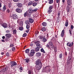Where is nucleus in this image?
I'll use <instances>...</instances> for the list:
<instances>
[{
    "instance_id": "f257e3e1",
    "label": "nucleus",
    "mask_w": 74,
    "mask_h": 74,
    "mask_svg": "<svg viewBox=\"0 0 74 74\" xmlns=\"http://www.w3.org/2000/svg\"><path fill=\"white\" fill-rule=\"evenodd\" d=\"M46 47L51 50H53L54 49V46L53 45V43L51 42H49L48 44L46 45Z\"/></svg>"
},
{
    "instance_id": "f03ea898",
    "label": "nucleus",
    "mask_w": 74,
    "mask_h": 74,
    "mask_svg": "<svg viewBox=\"0 0 74 74\" xmlns=\"http://www.w3.org/2000/svg\"><path fill=\"white\" fill-rule=\"evenodd\" d=\"M38 9L37 8H36L35 9H33L32 8H30L28 10L29 13L32 14V13L34 12H36Z\"/></svg>"
},
{
    "instance_id": "7ed1b4c3",
    "label": "nucleus",
    "mask_w": 74,
    "mask_h": 74,
    "mask_svg": "<svg viewBox=\"0 0 74 74\" xmlns=\"http://www.w3.org/2000/svg\"><path fill=\"white\" fill-rule=\"evenodd\" d=\"M53 6H51L49 7L47 11V12L48 14H50L52 12V9H53Z\"/></svg>"
},
{
    "instance_id": "20e7f679",
    "label": "nucleus",
    "mask_w": 74,
    "mask_h": 74,
    "mask_svg": "<svg viewBox=\"0 0 74 74\" xmlns=\"http://www.w3.org/2000/svg\"><path fill=\"white\" fill-rule=\"evenodd\" d=\"M35 64L36 65H42V63L40 59H38L36 60Z\"/></svg>"
},
{
    "instance_id": "39448f33",
    "label": "nucleus",
    "mask_w": 74,
    "mask_h": 74,
    "mask_svg": "<svg viewBox=\"0 0 74 74\" xmlns=\"http://www.w3.org/2000/svg\"><path fill=\"white\" fill-rule=\"evenodd\" d=\"M10 65H11V67H13L14 66H16L17 65V64L15 62L13 61H11L10 62Z\"/></svg>"
},
{
    "instance_id": "423d86ee",
    "label": "nucleus",
    "mask_w": 74,
    "mask_h": 74,
    "mask_svg": "<svg viewBox=\"0 0 74 74\" xmlns=\"http://www.w3.org/2000/svg\"><path fill=\"white\" fill-rule=\"evenodd\" d=\"M12 17L14 19H18V16L16 14H13L12 16Z\"/></svg>"
},
{
    "instance_id": "0eeeda50",
    "label": "nucleus",
    "mask_w": 74,
    "mask_h": 74,
    "mask_svg": "<svg viewBox=\"0 0 74 74\" xmlns=\"http://www.w3.org/2000/svg\"><path fill=\"white\" fill-rule=\"evenodd\" d=\"M31 13H29V12H26L24 14V16L25 17L27 16H30V15H31Z\"/></svg>"
},
{
    "instance_id": "6e6552de",
    "label": "nucleus",
    "mask_w": 74,
    "mask_h": 74,
    "mask_svg": "<svg viewBox=\"0 0 74 74\" xmlns=\"http://www.w3.org/2000/svg\"><path fill=\"white\" fill-rule=\"evenodd\" d=\"M5 36H6V39H8L11 36V34H5Z\"/></svg>"
},
{
    "instance_id": "1a4fd4ad",
    "label": "nucleus",
    "mask_w": 74,
    "mask_h": 74,
    "mask_svg": "<svg viewBox=\"0 0 74 74\" xmlns=\"http://www.w3.org/2000/svg\"><path fill=\"white\" fill-rule=\"evenodd\" d=\"M42 67V65H38L37 66H36V69L38 70H40L41 68Z\"/></svg>"
},
{
    "instance_id": "9d476101",
    "label": "nucleus",
    "mask_w": 74,
    "mask_h": 74,
    "mask_svg": "<svg viewBox=\"0 0 74 74\" xmlns=\"http://www.w3.org/2000/svg\"><path fill=\"white\" fill-rule=\"evenodd\" d=\"M73 45V42L70 43H68L67 44V45L69 47H71Z\"/></svg>"
},
{
    "instance_id": "9b49d317",
    "label": "nucleus",
    "mask_w": 74,
    "mask_h": 74,
    "mask_svg": "<svg viewBox=\"0 0 74 74\" xmlns=\"http://www.w3.org/2000/svg\"><path fill=\"white\" fill-rule=\"evenodd\" d=\"M16 11L18 13H21L22 12V11L21 9L19 8L16 9Z\"/></svg>"
},
{
    "instance_id": "f8f14e48",
    "label": "nucleus",
    "mask_w": 74,
    "mask_h": 74,
    "mask_svg": "<svg viewBox=\"0 0 74 74\" xmlns=\"http://www.w3.org/2000/svg\"><path fill=\"white\" fill-rule=\"evenodd\" d=\"M36 56L37 57H40V56H41V53L40 52H38L36 53Z\"/></svg>"
},
{
    "instance_id": "ddd939ff",
    "label": "nucleus",
    "mask_w": 74,
    "mask_h": 74,
    "mask_svg": "<svg viewBox=\"0 0 74 74\" xmlns=\"http://www.w3.org/2000/svg\"><path fill=\"white\" fill-rule=\"evenodd\" d=\"M2 25L4 28H6V27H7V24L5 23H3V24H2Z\"/></svg>"
},
{
    "instance_id": "4468645a",
    "label": "nucleus",
    "mask_w": 74,
    "mask_h": 74,
    "mask_svg": "<svg viewBox=\"0 0 74 74\" xmlns=\"http://www.w3.org/2000/svg\"><path fill=\"white\" fill-rule=\"evenodd\" d=\"M17 6L18 7H20V8H21L22 6V4L21 3H18L17 4Z\"/></svg>"
},
{
    "instance_id": "2eb2a0df",
    "label": "nucleus",
    "mask_w": 74,
    "mask_h": 74,
    "mask_svg": "<svg viewBox=\"0 0 74 74\" xmlns=\"http://www.w3.org/2000/svg\"><path fill=\"white\" fill-rule=\"evenodd\" d=\"M64 30L63 29L62 32V33L61 34V36L62 37H63L64 36Z\"/></svg>"
},
{
    "instance_id": "dca6fc26",
    "label": "nucleus",
    "mask_w": 74,
    "mask_h": 74,
    "mask_svg": "<svg viewBox=\"0 0 74 74\" xmlns=\"http://www.w3.org/2000/svg\"><path fill=\"white\" fill-rule=\"evenodd\" d=\"M29 23H32L34 22V20L33 19L29 18Z\"/></svg>"
},
{
    "instance_id": "f3484780",
    "label": "nucleus",
    "mask_w": 74,
    "mask_h": 74,
    "mask_svg": "<svg viewBox=\"0 0 74 74\" xmlns=\"http://www.w3.org/2000/svg\"><path fill=\"white\" fill-rule=\"evenodd\" d=\"M68 25H69V23H68V20H66L65 24V25L66 27H67L68 26Z\"/></svg>"
},
{
    "instance_id": "a211bd4d",
    "label": "nucleus",
    "mask_w": 74,
    "mask_h": 74,
    "mask_svg": "<svg viewBox=\"0 0 74 74\" xmlns=\"http://www.w3.org/2000/svg\"><path fill=\"white\" fill-rule=\"evenodd\" d=\"M36 45L37 47H38V48H41V45H40L39 43H37Z\"/></svg>"
},
{
    "instance_id": "6ab92c4d",
    "label": "nucleus",
    "mask_w": 74,
    "mask_h": 74,
    "mask_svg": "<svg viewBox=\"0 0 74 74\" xmlns=\"http://www.w3.org/2000/svg\"><path fill=\"white\" fill-rule=\"evenodd\" d=\"M42 25H43V26H46L47 25V23L45 22H43L42 23Z\"/></svg>"
},
{
    "instance_id": "aec40b11",
    "label": "nucleus",
    "mask_w": 74,
    "mask_h": 74,
    "mask_svg": "<svg viewBox=\"0 0 74 74\" xmlns=\"http://www.w3.org/2000/svg\"><path fill=\"white\" fill-rule=\"evenodd\" d=\"M37 5V3H36V2H35V3H32V5H33V6H34V7H36V5Z\"/></svg>"
},
{
    "instance_id": "412c9836",
    "label": "nucleus",
    "mask_w": 74,
    "mask_h": 74,
    "mask_svg": "<svg viewBox=\"0 0 74 74\" xmlns=\"http://www.w3.org/2000/svg\"><path fill=\"white\" fill-rule=\"evenodd\" d=\"M40 50V48L39 47H37L36 48L35 51L36 52H38Z\"/></svg>"
},
{
    "instance_id": "4be33fe9",
    "label": "nucleus",
    "mask_w": 74,
    "mask_h": 74,
    "mask_svg": "<svg viewBox=\"0 0 74 74\" xmlns=\"http://www.w3.org/2000/svg\"><path fill=\"white\" fill-rule=\"evenodd\" d=\"M24 61H25V63H29V60L28 59H25L24 60Z\"/></svg>"
},
{
    "instance_id": "5701e85b",
    "label": "nucleus",
    "mask_w": 74,
    "mask_h": 74,
    "mask_svg": "<svg viewBox=\"0 0 74 74\" xmlns=\"http://www.w3.org/2000/svg\"><path fill=\"white\" fill-rule=\"evenodd\" d=\"M33 1H30L28 3V5H32L33 4Z\"/></svg>"
},
{
    "instance_id": "b1692460",
    "label": "nucleus",
    "mask_w": 74,
    "mask_h": 74,
    "mask_svg": "<svg viewBox=\"0 0 74 74\" xmlns=\"http://www.w3.org/2000/svg\"><path fill=\"white\" fill-rule=\"evenodd\" d=\"M42 30L43 32H45V31L46 30V28L45 27H43L42 28Z\"/></svg>"
},
{
    "instance_id": "393cba45",
    "label": "nucleus",
    "mask_w": 74,
    "mask_h": 74,
    "mask_svg": "<svg viewBox=\"0 0 74 74\" xmlns=\"http://www.w3.org/2000/svg\"><path fill=\"white\" fill-rule=\"evenodd\" d=\"M67 3L69 5H70L71 4V1H67Z\"/></svg>"
},
{
    "instance_id": "a878e982",
    "label": "nucleus",
    "mask_w": 74,
    "mask_h": 74,
    "mask_svg": "<svg viewBox=\"0 0 74 74\" xmlns=\"http://www.w3.org/2000/svg\"><path fill=\"white\" fill-rule=\"evenodd\" d=\"M53 3V0H49V4H52Z\"/></svg>"
},
{
    "instance_id": "bb28decb",
    "label": "nucleus",
    "mask_w": 74,
    "mask_h": 74,
    "mask_svg": "<svg viewBox=\"0 0 74 74\" xmlns=\"http://www.w3.org/2000/svg\"><path fill=\"white\" fill-rule=\"evenodd\" d=\"M34 55V54L30 52V55H29V56H30V57H31V56H33Z\"/></svg>"
},
{
    "instance_id": "cd10ccee",
    "label": "nucleus",
    "mask_w": 74,
    "mask_h": 74,
    "mask_svg": "<svg viewBox=\"0 0 74 74\" xmlns=\"http://www.w3.org/2000/svg\"><path fill=\"white\" fill-rule=\"evenodd\" d=\"M45 36H40L39 38L40 39H42L43 38H45Z\"/></svg>"
},
{
    "instance_id": "c85d7f7f",
    "label": "nucleus",
    "mask_w": 74,
    "mask_h": 74,
    "mask_svg": "<svg viewBox=\"0 0 74 74\" xmlns=\"http://www.w3.org/2000/svg\"><path fill=\"white\" fill-rule=\"evenodd\" d=\"M17 32V31H16V29H14L13 31V34H16V32Z\"/></svg>"
},
{
    "instance_id": "c756f323",
    "label": "nucleus",
    "mask_w": 74,
    "mask_h": 74,
    "mask_svg": "<svg viewBox=\"0 0 74 74\" xmlns=\"http://www.w3.org/2000/svg\"><path fill=\"white\" fill-rule=\"evenodd\" d=\"M29 51H30V50L29 49H27L25 51L26 53H29Z\"/></svg>"
},
{
    "instance_id": "7c9ffc66",
    "label": "nucleus",
    "mask_w": 74,
    "mask_h": 74,
    "mask_svg": "<svg viewBox=\"0 0 74 74\" xmlns=\"http://www.w3.org/2000/svg\"><path fill=\"white\" fill-rule=\"evenodd\" d=\"M42 41L45 42L47 41V39L45 38H43L42 39Z\"/></svg>"
},
{
    "instance_id": "2f4dec72",
    "label": "nucleus",
    "mask_w": 74,
    "mask_h": 74,
    "mask_svg": "<svg viewBox=\"0 0 74 74\" xmlns=\"http://www.w3.org/2000/svg\"><path fill=\"white\" fill-rule=\"evenodd\" d=\"M40 51L42 52H43L44 53H45V51L44 50V49H40Z\"/></svg>"
},
{
    "instance_id": "473e14b6",
    "label": "nucleus",
    "mask_w": 74,
    "mask_h": 74,
    "mask_svg": "<svg viewBox=\"0 0 74 74\" xmlns=\"http://www.w3.org/2000/svg\"><path fill=\"white\" fill-rule=\"evenodd\" d=\"M31 53H34H34H35V52H34V50H31Z\"/></svg>"
},
{
    "instance_id": "72a5a7b5",
    "label": "nucleus",
    "mask_w": 74,
    "mask_h": 74,
    "mask_svg": "<svg viewBox=\"0 0 74 74\" xmlns=\"http://www.w3.org/2000/svg\"><path fill=\"white\" fill-rule=\"evenodd\" d=\"M62 53H60V54L59 55V58H60V59H61V58H62Z\"/></svg>"
},
{
    "instance_id": "f704fd0d",
    "label": "nucleus",
    "mask_w": 74,
    "mask_h": 74,
    "mask_svg": "<svg viewBox=\"0 0 74 74\" xmlns=\"http://www.w3.org/2000/svg\"><path fill=\"white\" fill-rule=\"evenodd\" d=\"M3 10V11H5L6 10V7H5V5H4Z\"/></svg>"
},
{
    "instance_id": "c9c22d12",
    "label": "nucleus",
    "mask_w": 74,
    "mask_h": 74,
    "mask_svg": "<svg viewBox=\"0 0 74 74\" xmlns=\"http://www.w3.org/2000/svg\"><path fill=\"white\" fill-rule=\"evenodd\" d=\"M19 29L20 30H23V27H19Z\"/></svg>"
},
{
    "instance_id": "e433bc0d",
    "label": "nucleus",
    "mask_w": 74,
    "mask_h": 74,
    "mask_svg": "<svg viewBox=\"0 0 74 74\" xmlns=\"http://www.w3.org/2000/svg\"><path fill=\"white\" fill-rule=\"evenodd\" d=\"M28 74H32V73H33V71H29L28 72Z\"/></svg>"
},
{
    "instance_id": "4c0bfd02",
    "label": "nucleus",
    "mask_w": 74,
    "mask_h": 74,
    "mask_svg": "<svg viewBox=\"0 0 74 74\" xmlns=\"http://www.w3.org/2000/svg\"><path fill=\"white\" fill-rule=\"evenodd\" d=\"M25 24L28 25L29 23V21H28L27 20V21H25Z\"/></svg>"
},
{
    "instance_id": "58836bf2",
    "label": "nucleus",
    "mask_w": 74,
    "mask_h": 74,
    "mask_svg": "<svg viewBox=\"0 0 74 74\" xmlns=\"http://www.w3.org/2000/svg\"><path fill=\"white\" fill-rule=\"evenodd\" d=\"M66 10L67 11V12H69L70 11V8L69 7L67 8H66Z\"/></svg>"
},
{
    "instance_id": "ea45409f",
    "label": "nucleus",
    "mask_w": 74,
    "mask_h": 74,
    "mask_svg": "<svg viewBox=\"0 0 74 74\" xmlns=\"http://www.w3.org/2000/svg\"><path fill=\"white\" fill-rule=\"evenodd\" d=\"M27 36V34L26 33H25L23 34V37H26Z\"/></svg>"
},
{
    "instance_id": "a19ab883",
    "label": "nucleus",
    "mask_w": 74,
    "mask_h": 74,
    "mask_svg": "<svg viewBox=\"0 0 74 74\" xmlns=\"http://www.w3.org/2000/svg\"><path fill=\"white\" fill-rule=\"evenodd\" d=\"M26 27L27 29H29V28H30V26L28 25H27Z\"/></svg>"
},
{
    "instance_id": "79ce46f5",
    "label": "nucleus",
    "mask_w": 74,
    "mask_h": 74,
    "mask_svg": "<svg viewBox=\"0 0 74 74\" xmlns=\"http://www.w3.org/2000/svg\"><path fill=\"white\" fill-rule=\"evenodd\" d=\"M54 51L55 52H57V48L56 47H55L54 48Z\"/></svg>"
},
{
    "instance_id": "37998d69",
    "label": "nucleus",
    "mask_w": 74,
    "mask_h": 74,
    "mask_svg": "<svg viewBox=\"0 0 74 74\" xmlns=\"http://www.w3.org/2000/svg\"><path fill=\"white\" fill-rule=\"evenodd\" d=\"M60 0H56V3H60Z\"/></svg>"
},
{
    "instance_id": "c03bdc74",
    "label": "nucleus",
    "mask_w": 74,
    "mask_h": 74,
    "mask_svg": "<svg viewBox=\"0 0 74 74\" xmlns=\"http://www.w3.org/2000/svg\"><path fill=\"white\" fill-rule=\"evenodd\" d=\"M9 69V68H8L7 67H6L5 68L4 70L5 71H7V70H8V69Z\"/></svg>"
},
{
    "instance_id": "a18cd8bd",
    "label": "nucleus",
    "mask_w": 74,
    "mask_h": 74,
    "mask_svg": "<svg viewBox=\"0 0 74 74\" xmlns=\"http://www.w3.org/2000/svg\"><path fill=\"white\" fill-rule=\"evenodd\" d=\"M69 33L70 34H71H71H72V33H71L72 32V29H70L69 30Z\"/></svg>"
},
{
    "instance_id": "49530a36",
    "label": "nucleus",
    "mask_w": 74,
    "mask_h": 74,
    "mask_svg": "<svg viewBox=\"0 0 74 74\" xmlns=\"http://www.w3.org/2000/svg\"><path fill=\"white\" fill-rule=\"evenodd\" d=\"M19 25L20 26H23V23H22V22H21V23H20Z\"/></svg>"
},
{
    "instance_id": "de8ad7c7",
    "label": "nucleus",
    "mask_w": 74,
    "mask_h": 74,
    "mask_svg": "<svg viewBox=\"0 0 74 74\" xmlns=\"http://www.w3.org/2000/svg\"><path fill=\"white\" fill-rule=\"evenodd\" d=\"M13 1L14 2H18L19 1V0H13Z\"/></svg>"
},
{
    "instance_id": "09e8293b",
    "label": "nucleus",
    "mask_w": 74,
    "mask_h": 74,
    "mask_svg": "<svg viewBox=\"0 0 74 74\" xmlns=\"http://www.w3.org/2000/svg\"><path fill=\"white\" fill-rule=\"evenodd\" d=\"M9 55H10L9 54V53H8V52H7L6 53V56H9Z\"/></svg>"
},
{
    "instance_id": "8fccbe9b",
    "label": "nucleus",
    "mask_w": 74,
    "mask_h": 74,
    "mask_svg": "<svg viewBox=\"0 0 74 74\" xmlns=\"http://www.w3.org/2000/svg\"><path fill=\"white\" fill-rule=\"evenodd\" d=\"M71 29H73V28H74V26H73V25H71Z\"/></svg>"
},
{
    "instance_id": "3c124183",
    "label": "nucleus",
    "mask_w": 74,
    "mask_h": 74,
    "mask_svg": "<svg viewBox=\"0 0 74 74\" xmlns=\"http://www.w3.org/2000/svg\"><path fill=\"white\" fill-rule=\"evenodd\" d=\"M15 49V48L14 47H13L12 48V51H14Z\"/></svg>"
},
{
    "instance_id": "603ef678",
    "label": "nucleus",
    "mask_w": 74,
    "mask_h": 74,
    "mask_svg": "<svg viewBox=\"0 0 74 74\" xmlns=\"http://www.w3.org/2000/svg\"><path fill=\"white\" fill-rule=\"evenodd\" d=\"M13 46H14V45H13V44H11L10 46V47L11 48V47H13Z\"/></svg>"
},
{
    "instance_id": "864d4df0",
    "label": "nucleus",
    "mask_w": 74,
    "mask_h": 74,
    "mask_svg": "<svg viewBox=\"0 0 74 74\" xmlns=\"http://www.w3.org/2000/svg\"><path fill=\"white\" fill-rule=\"evenodd\" d=\"M6 33H10V31L7 30V31H6Z\"/></svg>"
},
{
    "instance_id": "5fc2aeb1",
    "label": "nucleus",
    "mask_w": 74,
    "mask_h": 74,
    "mask_svg": "<svg viewBox=\"0 0 74 74\" xmlns=\"http://www.w3.org/2000/svg\"><path fill=\"white\" fill-rule=\"evenodd\" d=\"M8 6L10 8L11 7V4L10 3L9 4Z\"/></svg>"
},
{
    "instance_id": "6e6d98bb",
    "label": "nucleus",
    "mask_w": 74,
    "mask_h": 74,
    "mask_svg": "<svg viewBox=\"0 0 74 74\" xmlns=\"http://www.w3.org/2000/svg\"><path fill=\"white\" fill-rule=\"evenodd\" d=\"M1 1H0V8L1 7Z\"/></svg>"
},
{
    "instance_id": "4d7b16f0",
    "label": "nucleus",
    "mask_w": 74,
    "mask_h": 74,
    "mask_svg": "<svg viewBox=\"0 0 74 74\" xmlns=\"http://www.w3.org/2000/svg\"><path fill=\"white\" fill-rule=\"evenodd\" d=\"M7 12L8 13H9V12H10V10H9V9L7 10Z\"/></svg>"
},
{
    "instance_id": "13d9d810",
    "label": "nucleus",
    "mask_w": 74,
    "mask_h": 74,
    "mask_svg": "<svg viewBox=\"0 0 74 74\" xmlns=\"http://www.w3.org/2000/svg\"><path fill=\"white\" fill-rule=\"evenodd\" d=\"M1 41H2V42H5V40H4L3 39L1 40Z\"/></svg>"
},
{
    "instance_id": "bf43d9fd",
    "label": "nucleus",
    "mask_w": 74,
    "mask_h": 74,
    "mask_svg": "<svg viewBox=\"0 0 74 74\" xmlns=\"http://www.w3.org/2000/svg\"><path fill=\"white\" fill-rule=\"evenodd\" d=\"M51 40H55V38H52Z\"/></svg>"
},
{
    "instance_id": "052dcab7",
    "label": "nucleus",
    "mask_w": 74,
    "mask_h": 74,
    "mask_svg": "<svg viewBox=\"0 0 74 74\" xmlns=\"http://www.w3.org/2000/svg\"><path fill=\"white\" fill-rule=\"evenodd\" d=\"M20 70H22V67H20Z\"/></svg>"
},
{
    "instance_id": "680f3d73",
    "label": "nucleus",
    "mask_w": 74,
    "mask_h": 74,
    "mask_svg": "<svg viewBox=\"0 0 74 74\" xmlns=\"http://www.w3.org/2000/svg\"><path fill=\"white\" fill-rule=\"evenodd\" d=\"M29 32V29H28L27 31H26V32H27V33H28Z\"/></svg>"
},
{
    "instance_id": "e2e57ef3",
    "label": "nucleus",
    "mask_w": 74,
    "mask_h": 74,
    "mask_svg": "<svg viewBox=\"0 0 74 74\" xmlns=\"http://www.w3.org/2000/svg\"><path fill=\"white\" fill-rule=\"evenodd\" d=\"M3 39H4L5 38V36H3L2 37Z\"/></svg>"
},
{
    "instance_id": "0e129e2a",
    "label": "nucleus",
    "mask_w": 74,
    "mask_h": 74,
    "mask_svg": "<svg viewBox=\"0 0 74 74\" xmlns=\"http://www.w3.org/2000/svg\"><path fill=\"white\" fill-rule=\"evenodd\" d=\"M62 3H64L65 0H62Z\"/></svg>"
},
{
    "instance_id": "69168bd1",
    "label": "nucleus",
    "mask_w": 74,
    "mask_h": 74,
    "mask_svg": "<svg viewBox=\"0 0 74 74\" xmlns=\"http://www.w3.org/2000/svg\"><path fill=\"white\" fill-rule=\"evenodd\" d=\"M17 22L18 23H19V20H18L17 21Z\"/></svg>"
},
{
    "instance_id": "338daca9",
    "label": "nucleus",
    "mask_w": 74,
    "mask_h": 74,
    "mask_svg": "<svg viewBox=\"0 0 74 74\" xmlns=\"http://www.w3.org/2000/svg\"><path fill=\"white\" fill-rule=\"evenodd\" d=\"M1 55H4V52H3L1 53Z\"/></svg>"
},
{
    "instance_id": "774afa93",
    "label": "nucleus",
    "mask_w": 74,
    "mask_h": 74,
    "mask_svg": "<svg viewBox=\"0 0 74 74\" xmlns=\"http://www.w3.org/2000/svg\"><path fill=\"white\" fill-rule=\"evenodd\" d=\"M58 16H60V13H58Z\"/></svg>"
}]
</instances>
